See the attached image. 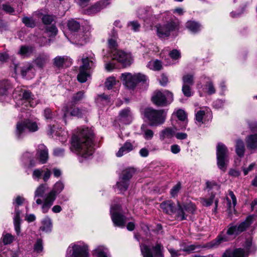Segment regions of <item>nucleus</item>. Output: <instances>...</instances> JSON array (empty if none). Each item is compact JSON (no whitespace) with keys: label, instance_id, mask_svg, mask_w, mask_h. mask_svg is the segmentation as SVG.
<instances>
[{"label":"nucleus","instance_id":"nucleus-51","mask_svg":"<svg viewBox=\"0 0 257 257\" xmlns=\"http://www.w3.org/2000/svg\"><path fill=\"white\" fill-rule=\"evenodd\" d=\"M43 173V168L34 169L32 173L33 179L37 181L39 180L42 177Z\"/></svg>","mask_w":257,"mask_h":257},{"label":"nucleus","instance_id":"nucleus-63","mask_svg":"<svg viewBox=\"0 0 257 257\" xmlns=\"http://www.w3.org/2000/svg\"><path fill=\"white\" fill-rule=\"evenodd\" d=\"M190 87V85H183L182 86V92L184 95L187 97H190L192 95Z\"/></svg>","mask_w":257,"mask_h":257},{"label":"nucleus","instance_id":"nucleus-27","mask_svg":"<svg viewBox=\"0 0 257 257\" xmlns=\"http://www.w3.org/2000/svg\"><path fill=\"white\" fill-rule=\"evenodd\" d=\"M12 86L11 82L8 80H2L0 81V100H2V97L7 96Z\"/></svg>","mask_w":257,"mask_h":257},{"label":"nucleus","instance_id":"nucleus-45","mask_svg":"<svg viewBox=\"0 0 257 257\" xmlns=\"http://www.w3.org/2000/svg\"><path fill=\"white\" fill-rule=\"evenodd\" d=\"M22 22L28 27L34 28L36 26L34 20L31 17H24Z\"/></svg>","mask_w":257,"mask_h":257},{"label":"nucleus","instance_id":"nucleus-50","mask_svg":"<svg viewBox=\"0 0 257 257\" xmlns=\"http://www.w3.org/2000/svg\"><path fill=\"white\" fill-rule=\"evenodd\" d=\"M245 140L247 145H257V134L248 136Z\"/></svg>","mask_w":257,"mask_h":257},{"label":"nucleus","instance_id":"nucleus-56","mask_svg":"<svg viewBox=\"0 0 257 257\" xmlns=\"http://www.w3.org/2000/svg\"><path fill=\"white\" fill-rule=\"evenodd\" d=\"M54 20V17L53 15H45L42 18V22L45 25L51 24Z\"/></svg>","mask_w":257,"mask_h":257},{"label":"nucleus","instance_id":"nucleus-1","mask_svg":"<svg viewBox=\"0 0 257 257\" xmlns=\"http://www.w3.org/2000/svg\"><path fill=\"white\" fill-rule=\"evenodd\" d=\"M252 223V217H247L246 219L239 224L231 223L228 225V228L226 232H221L215 239L211 242V247H217L219 245L228 241L231 236H236L239 233L244 231Z\"/></svg>","mask_w":257,"mask_h":257},{"label":"nucleus","instance_id":"nucleus-37","mask_svg":"<svg viewBox=\"0 0 257 257\" xmlns=\"http://www.w3.org/2000/svg\"><path fill=\"white\" fill-rule=\"evenodd\" d=\"M176 115L179 120L183 122V126L181 129L185 128L187 123V115L186 112L182 109L178 110L176 112Z\"/></svg>","mask_w":257,"mask_h":257},{"label":"nucleus","instance_id":"nucleus-42","mask_svg":"<svg viewBox=\"0 0 257 257\" xmlns=\"http://www.w3.org/2000/svg\"><path fill=\"white\" fill-rule=\"evenodd\" d=\"M67 26L69 29L74 32H77L80 27V23L73 19L68 21Z\"/></svg>","mask_w":257,"mask_h":257},{"label":"nucleus","instance_id":"nucleus-4","mask_svg":"<svg viewBox=\"0 0 257 257\" xmlns=\"http://www.w3.org/2000/svg\"><path fill=\"white\" fill-rule=\"evenodd\" d=\"M120 200L118 199L116 203L111 205L110 213L112 221L115 226L123 228L126 222V217L122 213Z\"/></svg>","mask_w":257,"mask_h":257},{"label":"nucleus","instance_id":"nucleus-39","mask_svg":"<svg viewBox=\"0 0 257 257\" xmlns=\"http://www.w3.org/2000/svg\"><path fill=\"white\" fill-rule=\"evenodd\" d=\"M185 210L183 206H181V204L178 202L177 207H176V217L177 219L180 220H183L186 219V216L185 214Z\"/></svg>","mask_w":257,"mask_h":257},{"label":"nucleus","instance_id":"nucleus-10","mask_svg":"<svg viewBox=\"0 0 257 257\" xmlns=\"http://www.w3.org/2000/svg\"><path fill=\"white\" fill-rule=\"evenodd\" d=\"M135 169L128 168L124 170L119 177L116 186L120 193L126 191L130 185V179L135 173Z\"/></svg>","mask_w":257,"mask_h":257},{"label":"nucleus","instance_id":"nucleus-11","mask_svg":"<svg viewBox=\"0 0 257 257\" xmlns=\"http://www.w3.org/2000/svg\"><path fill=\"white\" fill-rule=\"evenodd\" d=\"M70 150L79 157L80 162L90 158L94 152L93 146H70Z\"/></svg>","mask_w":257,"mask_h":257},{"label":"nucleus","instance_id":"nucleus-18","mask_svg":"<svg viewBox=\"0 0 257 257\" xmlns=\"http://www.w3.org/2000/svg\"><path fill=\"white\" fill-rule=\"evenodd\" d=\"M112 59H115L121 63L123 66H129L131 64V56L123 51L116 50L111 52L110 54Z\"/></svg>","mask_w":257,"mask_h":257},{"label":"nucleus","instance_id":"nucleus-53","mask_svg":"<svg viewBox=\"0 0 257 257\" xmlns=\"http://www.w3.org/2000/svg\"><path fill=\"white\" fill-rule=\"evenodd\" d=\"M116 83V80L115 77L111 76L107 78L105 82V86L107 89L109 90L112 89V86Z\"/></svg>","mask_w":257,"mask_h":257},{"label":"nucleus","instance_id":"nucleus-47","mask_svg":"<svg viewBox=\"0 0 257 257\" xmlns=\"http://www.w3.org/2000/svg\"><path fill=\"white\" fill-rule=\"evenodd\" d=\"M66 58L64 56H57L54 60V65L58 68L62 67Z\"/></svg>","mask_w":257,"mask_h":257},{"label":"nucleus","instance_id":"nucleus-14","mask_svg":"<svg viewBox=\"0 0 257 257\" xmlns=\"http://www.w3.org/2000/svg\"><path fill=\"white\" fill-rule=\"evenodd\" d=\"M140 247L144 257H164L163 247L160 243H157L151 248L146 245H141Z\"/></svg>","mask_w":257,"mask_h":257},{"label":"nucleus","instance_id":"nucleus-35","mask_svg":"<svg viewBox=\"0 0 257 257\" xmlns=\"http://www.w3.org/2000/svg\"><path fill=\"white\" fill-rule=\"evenodd\" d=\"M34 50V48L32 47L22 46L18 53L23 57H28L32 54Z\"/></svg>","mask_w":257,"mask_h":257},{"label":"nucleus","instance_id":"nucleus-21","mask_svg":"<svg viewBox=\"0 0 257 257\" xmlns=\"http://www.w3.org/2000/svg\"><path fill=\"white\" fill-rule=\"evenodd\" d=\"M90 35L89 31H82L74 34L73 39L75 43L82 46L88 41Z\"/></svg>","mask_w":257,"mask_h":257},{"label":"nucleus","instance_id":"nucleus-46","mask_svg":"<svg viewBox=\"0 0 257 257\" xmlns=\"http://www.w3.org/2000/svg\"><path fill=\"white\" fill-rule=\"evenodd\" d=\"M88 76V74L87 71L80 69V72L77 75V79L79 82L84 83L86 81Z\"/></svg>","mask_w":257,"mask_h":257},{"label":"nucleus","instance_id":"nucleus-17","mask_svg":"<svg viewBox=\"0 0 257 257\" xmlns=\"http://www.w3.org/2000/svg\"><path fill=\"white\" fill-rule=\"evenodd\" d=\"M14 70L15 73L20 72L22 77L26 79H29L34 75V67L30 63L15 64Z\"/></svg>","mask_w":257,"mask_h":257},{"label":"nucleus","instance_id":"nucleus-30","mask_svg":"<svg viewBox=\"0 0 257 257\" xmlns=\"http://www.w3.org/2000/svg\"><path fill=\"white\" fill-rule=\"evenodd\" d=\"M117 38V35L115 31L113 30L111 32L110 37L108 39V47L111 49V52L114 50H116L117 46L116 40Z\"/></svg>","mask_w":257,"mask_h":257},{"label":"nucleus","instance_id":"nucleus-44","mask_svg":"<svg viewBox=\"0 0 257 257\" xmlns=\"http://www.w3.org/2000/svg\"><path fill=\"white\" fill-rule=\"evenodd\" d=\"M57 32L58 30L57 28L54 25L47 27L45 31L47 36L50 37H52L56 36Z\"/></svg>","mask_w":257,"mask_h":257},{"label":"nucleus","instance_id":"nucleus-16","mask_svg":"<svg viewBox=\"0 0 257 257\" xmlns=\"http://www.w3.org/2000/svg\"><path fill=\"white\" fill-rule=\"evenodd\" d=\"M25 199L20 196H18L13 201V204L15 206V215L14 218V223L15 226V229L17 232V235H19L21 232V218L20 214L21 212L19 210L18 206L21 205Z\"/></svg>","mask_w":257,"mask_h":257},{"label":"nucleus","instance_id":"nucleus-25","mask_svg":"<svg viewBox=\"0 0 257 257\" xmlns=\"http://www.w3.org/2000/svg\"><path fill=\"white\" fill-rule=\"evenodd\" d=\"M160 207L166 213L172 215L176 211V206L171 200H167L162 202L160 204Z\"/></svg>","mask_w":257,"mask_h":257},{"label":"nucleus","instance_id":"nucleus-31","mask_svg":"<svg viewBox=\"0 0 257 257\" xmlns=\"http://www.w3.org/2000/svg\"><path fill=\"white\" fill-rule=\"evenodd\" d=\"M42 225L40 229L46 232H50L52 228V222L51 218L47 216L42 220Z\"/></svg>","mask_w":257,"mask_h":257},{"label":"nucleus","instance_id":"nucleus-7","mask_svg":"<svg viewBox=\"0 0 257 257\" xmlns=\"http://www.w3.org/2000/svg\"><path fill=\"white\" fill-rule=\"evenodd\" d=\"M152 100L158 106H165L172 102L173 95L168 90L156 91L154 93Z\"/></svg>","mask_w":257,"mask_h":257},{"label":"nucleus","instance_id":"nucleus-58","mask_svg":"<svg viewBox=\"0 0 257 257\" xmlns=\"http://www.w3.org/2000/svg\"><path fill=\"white\" fill-rule=\"evenodd\" d=\"M245 247L247 251H255L257 248L255 245H252V241L250 239H247L245 241Z\"/></svg>","mask_w":257,"mask_h":257},{"label":"nucleus","instance_id":"nucleus-34","mask_svg":"<svg viewBox=\"0 0 257 257\" xmlns=\"http://www.w3.org/2000/svg\"><path fill=\"white\" fill-rule=\"evenodd\" d=\"M38 158L40 163L42 164H45L49 158L48 150L46 148L40 150L37 152Z\"/></svg>","mask_w":257,"mask_h":257},{"label":"nucleus","instance_id":"nucleus-62","mask_svg":"<svg viewBox=\"0 0 257 257\" xmlns=\"http://www.w3.org/2000/svg\"><path fill=\"white\" fill-rule=\"evenodd\" d=\"M53 154L57 157H62L64 156L65 150L61 148H56L53 151Z\"/></svg>","mask_w":257,"mask_h":257},{"label":"nucleus","instance_id":"nucleus-54","mask_svg":"<svg viewBox=\"0 0 257 257\" xmlns=\"http://www.w3.org/2000/svg\"><path fill=\"white\" fill-rule=\"evenodd\" d=\"M43 173L42 175V179L45 182H46L50 178L51 175V171L49 168H45L44 167H43Z\"/></svg>","mask_w":257,"mask_h":257},{"label":"nucleus","instance_id":"nucleus-60","mask_svg":"<svg viewBox=\"0 0 257 257\" xmlns=\"http://www.w3.org/2000/svg\"><path fill=\"white\" fill-rule=\"evenodd\" d=\"M183 206L185 211L190 213H193L196 209L195 206L193 203L185 204Z\"/></svg>","mask_w":257,"mask_h":257},{"label":"nucleus","instance_id":"nucleus-57","mask_svg":"<svg viewBox=\"0 0 257 257\" xmlns=\"http://www.w3.org/2000/svg\"><path fill=\"white\" fill-rule=\"evenodd\" d=\"M215 194H212L209 199L201 198V203L205 206H210L213 202Z\"/></svg>","mask_w":257,"mask_h":257},{"label":"nucleus","instance_id":"nucleus-22","mask_svg":"<svg viewBox=\"0 0 257 257\" xmlns=\"http://www.w3.org/2000/svg\"><path fill=\"white\" fill-rule=\"evenodd\" d=\"M133 119V114L130 108L127 107L121 110L119 112V121L125 124H130Z\"/></svg>","mask_w":257,"mask_h":257},{"label":"nucleus","instance_id":"nucleus-59","mask_svg":"<svg viewBox=\"0 0 257 257\" xmlns=\"http://www.w3.org/2000/svg\"><path fill=\"white\" fill-rule=\"evenodd\" d=\"M70 114L73 116L81 117L83 114V111L78 108H73L70 110Z\"/></svg>","mask_w":257,"mask_h":257},{"label":"nucleus","instance_id":"nucleus-28","mask_svg":"<svg viewBox=\"0 0 257 257\" xmlns=\"http://www.w3.org/2000/svg\"><path fill=\"white\" fill-rule=\"evenodd\" d=\"M178 130L176 126L166 127L160 133V138L161 140L171 139L175 136V133Z\"/></svg>","mask_w":257,"mask_h":257},{"label":"nucleus","instance_id":"nucleus-19","mask_svg":"<svg viewBox=\"0 0 257 257\" xmlns=\"http://www.w3.org/2000/svg\"><path fill=\"white\" fill-rule=\"evenodd\" d=\"M38 103V100L35 98L34 96L29 90H25L23 91L22 98L19 104L24 105L27 107L30 106L34 107Z\"/></svg>","mask_w":257,"mask_h":257},{"label":"nucleus","instance_id":"nucleus-55","mask_svg":"<svg viewBox=\"0 0 257 257\" xmlns=\"http://www.w3.org/2000/svg\"><path fill=\"white\" fill-rule=\"evenodd\" d=\"M127 26L130 29L134 32H138L141 28L140 24L137 21H131L130 22Z\"/></svg>","mask_w":257,"mask_h":257},{"label":"nucleus","instance_id":"nucleus-41","mask_svg":"<svg viewBox=\"0 0 257 257\" xmlns=\"http://www.w3.org/2000/svg\"><path fill=\"white\" fill-rule=\"evenodd\" d=\"M183 85L192 86L194 84V75L188 73L185 74L182 77Z\"/></svg>","mask_w":257,"mask_h":257},{"label":"nucleus","instance_id":"nucleus-8","mask_svg":"<svg viewBox=\"0 0 257 257\" xmlns=\"http://www.w3.org/2000/svg\"><path fill=\"white\" fill-rule=\"evenodd\" d=\"M48 188L47 185L46 184H41L39 185L36 188L34 192V199L35 200V203H33V207H34L36 205H41V211L43 213H47L51 208H48L47 210H45L43 208V204L45 203V199L47 197V194L44 196Z\"/></svg>","mask_w":257,"mask_h":257},{"label":"nucleus","instance_id":"nucleus-48","mask_svg":"<svg viewBox=\"0 0 257 257\" xmlns=\"http://www.w3.org/2000/svg\"><path fill=\"white\" fill-rule=\"evenodd\" d=\"M205 88L206 90L207 93L209 95L213 94L216 92V90L213 82L211 81L207 82L205 85Z\"/></svg>","mask_w":257,"mask_h":257},{"label":"nucleus","instance_id":"nucleus-26","mask_svg":"<svg viewBox=\"0 0 257 257\" xmlns=\"http://www.w3.org/2000/svg\"><path fill=\"white\" fill-rule=\"evenodd\" d=\"M50 56L46 53L40 54L33 61L34 64L39 68H43L49 62Z\"/></svg>","mask_w":257,"mask_h":257},{"label":"nucleus","instance_id":"nucleus-61","mask_svg":"<svg viewBox=\"0 0 257 257\" xmlns=\"http://www.w3.org/2000/svg\"><path fill=\"white\" fill-rule=\"evenodd\" d=\"M13 239L14 237L11 234L7 233L3 236V241L4 244L6 245L10 244L11 242H12Z\"/></svg>","mask_w":257,"mask_h":257},{"label":"nucleus","instance_id":"nucleus-64","mask_svg":"<svg viewBox=\"0 0 257 257\" xmlns=\"http://www.w3.org/2000/svg\"><path fill=\"white\" fill-rule=\"evenodd\" d=\"M84 96V92L80 91L76 93L72 97V100L74 102H77L81 100Z\"/></svg>","mask_w":257,"mask_h":257},{"label":"nucleus","instance_id":"nucleus-36","mask_svg":"<svg viewBox=\"0 0 257 257\" xmlns=\"http://www.w3.org/2000/svg\"><path fill=\"white\" fill-rule=\"evenodd\" d=\"M141 131L143 133V137L146 140H151L154 136V133L152 130L149 129L147 124H143L142 125Z\"/></svg>","mask_w":257,"mask_h":257},{"label":"nucleus","instance_id":"nucleus-24","mask_svg":"<svg viewBox=\"0 0 257 257\" xmlns=\"http://www.w3.org/2000/svg\"><path fill=\"white\" fill-rule=\"evenodd\" d=\"M248 253L244 249L236 248L233 250H226L223 254L222 257H247Z\"/></svg>","mask_w":257,"mask_h":257},{"label":"nucleus","instance_id":"nucleus-15","mask_svg":"<svg viewBox=\"0 0 257 257\" xmlns=\"http://www.w3.org/2000/svg\"><path fill=\"white\" fill-rule=\"evenodd\" d=\"M71 251V257H89L88 246L83 243L71 244L68 248L67 251L70 252Z\"/></svg>","mask_w":257,"mask_h":257},{"label":"nucleus","instance_id":"nucleus-12","mask_svg":"<svg viewBox=\"0 0 257 257\" xmlns=\"http://www.w3.org/2000/svg\"><path fill=\"white\" fill-rule=\"evenodd\" d=\"M216 159L217 167L220 170L225 172L228 163V151L225 146H217Z\"/></svg>","mask_w":257,"mask_h":257},{"label":"nucleus","instance_id":"nucleus-20","mask_svg":"<svg viewBox=\"0 0 257 257\" xmlns=\"http://www.w3.org/2000/svg\"><path fill=\"white\" fill-rule=\"evenodd\" d=\"M211 118L212 115L206 108L204 109H200L195 113L196 123L199 125L205 124Z\"/></svg>","mask_w":257,"mask_h":257},{"label":"nucleus","instance_id":"nucleus-5","mask_svg":"<svg viewBox=\"0 0 257 257\" xmlns=\"http://www.w3.org/2000/svg\"><path fill=\"white\" fill-rule=\"evenodd\" d=\"M123 84L130 89H134L138 83H146L147 77L141 73H137L132 75L130 73H122L120 77Z\"/></svg>","mask_w":257,"mask_h":257},{"label":"nucleus","instance_id":"nucleus-52","mask_svg":"<svg viewBox=\"0 0 257 257\" xmlns=\"http://www.w3.org/2000/svg\"><path fill=\"white\" fill-rule=\"evenodd\" d=\"M181 188V184L180 182H178L170 190V194L172 197H175L177 196L178 193Z\"/></svg>","mask_w":257,"mask_h":257},{"label":"nucleus","instance_id":"nucleus-38","mask_svg":"<svg viewBox=\"0 0 257 257\" xmlns=\"http://www.w3.org/2000/svg\"><path fill=\"white\" fill-rule=\"evenodd\" d=\"M82 62V65L80 67V69L87 71L92 66L93 60L89 59L88 57H83Z\"/></svg>","mask_w":257,"mask_h":257},{"label":"nucleus","instance_id":"nucleus-23","mask_svg":"<svg viewBox=\"0 0 257 257\" xmlns=\"http://www.w3.org/2000/svg\"><path fill=\"white\" fill-rule=\"evenodd\" d=\"M109 0H102L88 8L86 12L88 15L95 14L109 5Z\"/></svg>","mask_w":257,"mask_h":257},{"label":"nucleus","instance_id":"nucleus-13","mask_svg":"<svg viewBox=\"0 0 257 257\" xmlns=\"http://www.w3.org/2000/svg\"><path fill=\"white\" fill-rule=\"evenodd\" d=\"M164 110H156L152 108H147L145 110V115L150 120L151 125H157L164 122Z\"/></svg>","mask_w":257,"mask_h":257},{"label":"nucleus","instance_id":"nucleus-33","mask_svg":"<svg viewBox=\"0 0 257 257\" xmlns=\"http://www.w3.org/2000/svg\"><path fill=\"white\" fill-rule=\"evenodd\" d=\"M93 252L97 257H109L108 249L103 245L98 246Z\"/></svg>","mask_w":257,"mask_h":257},{"label":"nucleus","instance_id":"nucleus-9","mask_svg":"<svg viewBox=\"0 0 257 257\" xmlns=\"http://www.w3.org/2000/svg\"><path fill=\"white\" fill-rule=\"evenodd\" d=\"M64 188V184L61 181H57L53 186L52 189L47 193V197L45 199L43 208L47 210L51 208L55 201L57 196L60 193Z\"/></svg>","mask_w":257,"mask_h":257},{"label":"nucleus","instance_id":"nucleus-2","mask_svg":"<svg viewBox=\"0 0 257 257\" xmlns=\"http://www.w3.org/2000/svg\"><path fill=\"white\" fill-rule=\"evenodd\" d=\"M93 131L88 127L78 128L75 130L71 138V145H83L92 143Z\"/></svg>","mask_w":257,"mask_h":257},{"label":"nucleus","instance_id":"nucleus-3","mask_svg":"<svg viewBox=\"0 0 257 257\" xmlns=\"http://www.w3.org/2000/svg\"><path fill=\"white\" fill-rule=\"evenodd\" d=\"M179 20L176 18H172L165 24L157 26V35L162 38L168 37L173 33H175L176 35V32L179 29Z\"/></svg>","mask_w":257,"mask_h":257},{"label":"nucleus","instance_id":"nucleus-32","mask_svg":"<svg viewBox=\"0 0 257 257\" xmlns=\"http://www.w3.org/2000/svg\"><path fill=\"white\" fill-rule=\"evenodd\" d=\"M63 131L61 128L57 127L55 125H49L47 130V135L49 137L54 138L55 137H59L62 135Z\"/></svg>","mask_w":257,"mask_h":257},{"label":"nucleus","instance_id":"nucleus-40","mask_svg":"<svg viewBox=\"0 0 257 257\" xmlns=\"http://www.w3.org/2000/svg\"><path fill=\"white\" fill-rule=\"evenodd\" d=\"M147 66L150 69L155 71L160 70L162 67L161 62L158 60L150 61Z\"/></svg>","mask_w":257,"mask_h":257},{"label":"nucleus","instance_id":"nucleus-6","mask_svg":"<svg viewBox=\"0 0 257 257\" xmlns=\"http://www.w3.org/2000/svg\"><path fill=\"white\" fill-rule=\"evenodd\" d=\"M38 130L37 122L30 119L21 120L17 123L15 135L19 139L28 132H35Z\"/></svg>","mask_w":257,"mask_h":257},{"label":"nucleus","instance_id":"nucleus-43","mask_svg":"<svg viewBox=\"0 0 257 257\" xmlns=\"http://www.w3.org/2000/svg\"><path fill=\"white\" fill-rule=\"evenodd\" d=\"M133 146H122L116 153V156L117 157H120L124 154H125L132 150H133Z\"/></svg>","mask_w":257,"mask_h":257},{"label":"nucleus","instance_id":"nucleus-49","mask_svg":"<svg viewBox=\"0 0 257 257\" xmlns=\"http://www.w3.org/2000/svg\"><path fill=\"white\" fill-rule=\"evenodd\" d=\"M43 249V241L42 239L38 238L37 239L36 242L34 245V251L39 253Z\"/></svg>","mask_w":257,"mask_h":257},{"label":"nucleus","instance_id":"nucleus-29","mask_svg":"<svg viewBox=\"0 0 257 257\" xmlns=\"http://www.w3.org/2000/svg\"><path fill=\"white\" fill-rule=\"evenodd\" d=\"M186 27L192 33H197L201 30L202 26L198 22L194 21H188L186 23Z\"/></svg>","mask_w":257,"mask_h":257}]
</instances>
